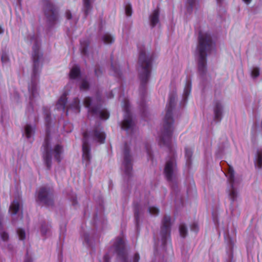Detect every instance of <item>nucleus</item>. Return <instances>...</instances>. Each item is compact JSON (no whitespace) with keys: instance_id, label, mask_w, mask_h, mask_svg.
<instances>
[{"instance_id":"nucleus-38","label":"nucleus","mask_w":262,"mask_h":262,"mask_svg":"<svg viewBox=\"0 0 262 262\" xmlns=\"http://www.w3.org/2000/svg\"><path fill=\"white\" fill-rule=\"evenodd\" d=\"M103 72V70L99 66H97L95 70V75L98 77L100 75L101 73Z\"/></svg>"},{"instance_id":"nucleus-36","label":"nucleus","mask_w":262,"mask_h":262,"mask_svg":"<svg viewBox=\"0 0 262 262\" xmlns=\"http://www.w3.org/2000/svg\"><path fill=\"white\" fill-rule=\"evenodd\" d=\"M259 75V69L258 68L254 67L253 68L251 72V75L253 78H255L257 77Z\"/></svg>"},{"instance_id":"nucleus-33","label":"nucleus","mask_w":262,"mask_h":262,"mask_svg":"<svg viewBox=\"0 0 262 262\" xmlns=\"http://www.w3.org/2000/svg\"><path fill=\"white\" fill-rule=\"evenodd\" d=\"M147 210L148 212L152 215H156L159 213V209L155 207V206H149L147 207Z\"/></svg>"},{"instance_id":"nucleus-15","label":"nucleus","mask_w":262,"mask_h":262,"mask_svg":"<svg viewBox=\"0 0 262 262\" xmlns=\"http://www.w3.org/2000/svg\"><path fill=\"white\" fill-rule=\"evenodd\" d=\"M124 160L122 165V170L126 176H129L132 173V158L129 152V147L127 144L124 145Z\"/></svg>"},{"instance_id":"nucleus-52","label":"nucleus","mask_w":262,"mask_h":262,"mask_svg":"<svg viewBox=\"0 0 262 262\" xmlns=\"http://www.w3.org/2000/svg\"><path fill=\"white\" fill-rule=\"evenodd\" d=\"M65 127H66V125H64V126H63V128H65Z\"/></svg>"},{"instance_id":"nucleus-32","label":"nucleus","mask_w":262,"mask_h":262,"mask_svg":"<svg viewBox=\"0 0 262 262\" xmlns=\"http://www.w3.org/2000/svg\"><path fill=\"white\" fill-rule=\"evenodd\" d=\"M224 237L226 242L228 245L229 248L232 249L234 243V239L233 238L229 237L228 233L225 234Z\"/></svg>"},{"instance_id":"nucleus-53","label":"nucleus","mask_w":262,"mask_h":262,"mask_svg":"<svg viewBox=\"0 0 262 262\" xmlns=\"http://www.w3.org/2000/svg\"><path fill=\"white\" fill-rule=\"evenodd\" d=\"M20 219H21V217H22L21 214L20 215Z\"/></svg>"},{"instance_id":"nucleus-23","label":"nucleus","mask_w":262,"mask_h":262,"mask_svg":"<svg viewBox=\"0 0 262 262\" xmlns=\"http://www.w3.org/2000/svg\"><path fill=\"white\" fill-rule=\"evenodd\" d=\"M34 130V126H32L30 124H26L24 127L23 136H25L28 140H30L33 136Z\"/></svg>"},{"instance_id":"nucleus-2","label":"nucleus","mask_w":262,"mask_h":262,"mask_svg":"<svg viewBox=\"0 0 262 262\" xmlns=\"http://www.w3.org/2000/svg\"><path fill=\"white\" fill-rule=\"evenodd\" d=\"M30 42L33 43L32 58L34 62V67L31 83L29 85V103L33 107V103L36 101L38 97V89L37 83V76L39 72V62L40 55L39 52L40 39L36 35L30 36Z\"/></svg>"},{"instance_id":"nucleus-16","label":"nucleus","mask_w":262,"mask_h":262,"mask_svg":"<svg viewBox=\"0 0 262 262\" xmlns=\"http://www.w3.org/2000/svg\"><path fill=\"white\" fill-rule=\"evenodd\" d=\"M45 15L49 21L52 23L55 21L58 18L57 11L52 3L48 1L43 2Z\"/></svg>"},{"instance_id":"nucleus-3","label":"nucleus","mask_w":262,"mask_h":262,"mask_svg":"<svg viewBox=\"0 0 262 262\" xmlns=\"http://www.w3.org/2000/svg\"><path fill=\"white\" fill-rule=\"evenodd\" d=\"M175 94H171L169 97L168 104L166 106V113L163 119L162 127L159 135V142L160 145L169 147L173 130V120L172 112L174 106Z\"/></svg>"},{"instance_id":"nucleus-29","label":"nucleus","mask_w":262,"mask_h":262,"mask_svg":"<svg viewBox=\"0 0 262 262\" xmlns=\"http://www.w3.org/2000/svg\"><path fill=\"white\" fill-rule=\"evenodd\" d=\"M185 156L186 158V165L189 166L191 162V158L192 155V150L191 148L186 147L185 149Z\"/></svg>"},{"instance_id":"nucleus-26","label":"nucleus","mask_w":262,"mask_h":262,"mask_svg":"<svg viewBox=\"0 0 262 262\" xmlns=\"http://www.w3.org/2000/svg\"><path fill=\"white\" fill-rule=\"evenodd\" d=\"M50 225L46 223L42 224L41 226L40 232L42 236H47L50 234Z\"/></svg>"},{"instance_id":"nucleus-47","label":"nucleus","mask_w":262,"mask_h":262,"mask_svg":"<svg viewBox=\"0 0 262 262\" xmlns=\"http://www.w3.org/2000/svg\"><path fill=\"white\" fill-rule=\"evenodd\" d=\"M4 32V29L0 26V34L3 33Z\"/></svg>"},{"instance_id":"nucleus-40","label":"nucleus","mask_w":262,"mask_h":262,"mask_svg":"<svg viewBox=\"0 0 262 262\" xmlns=\"http://www.w3.org/2000/svg\"><path fill=\"white\" fill-rule=\"evenodd\" d=\"M81 46V52L83 54H85L86 53V45L84 44L83 41L80 42Z\"/></svg>"},{"instance_id":"nucleus-27","label":"nucleus","mask_w":262,"mask_h":262,"mask_svg":"<svg viewBox=\"0 0 262 262\" xmlns=\"http://www.w3.org/2000/svg\"><path fill=\"white\" fill-rule=\"evenodd\" d=\"M16 233H17V235L18 237V239L20 241H25L27 238V237L28 235V233L25 230V229L21 228H19L17 229Z\"/></svg>"},{"instance_id":"nucleus-14","label":"nucleus","mask_w":262,"mask_h":262,"mask_svg":"<svg viewBox=\"0 0 262 262\" xmlns=\"http://www.w3.org/2000/svg\"><path fill=\"white\" fill-rule=\"evenodd\" d=\"M169 158L167 160L164 173L167 180L173 182L176 181L177 174V167L173 153H170Z\"/></svg>"},{"instance_id":"nucleus-13","label":"nucleus","mask_w":262,"mask_h":262,"mask_svg":"<svg viewBox=\"0 0 262 262\" xmlns=\"http://www.w3.org/2000/svg\"><path fill=\"white\" fill-rule=\"evenodd\" d=\"M69 77L70 80L79 84L81 90H86L89 88V82L81 75L79 66L75 65L72 67Z\"/></svg>"},{"instance_id":"nucleus-45","label":"nucleus","mask_w":262,"mask_h":262,"mask_svg":"<svg viewBox=\"0 0 262 262\" xmlns=\"http://www.w3.org/2000/svg\"><path fill=\"white\" fill-rule=\"evenodd\" d=\"M112 68H113V70L114 71V73L116 75H117L118 74H119L118 73V69L114 67L113 65H112Z\"/></svg>"},{"instance_id":"nucleus-41","label":"nucleus","mask_w":262,"mask_h":262,"mask_svg":"<svg viewBox=\"0 0 262 262\" xmlns=\"http://www.w3.org/2000/svg\"><path fill=\"white\" fill-rule=\"evenodd\" d=\"M69 199L71 200L73 205H74L76 204V197L75 194L72 193L71 194H70V195L69 196Z\"/></svg>"},{"instance_id":"nucleus-51","label":"nucleus","mask_w":262,"mask_h":262,"mask_svg":"<svg viewBox=\"0 0 262 262\" xmlns=\"http://www.w3.org/2000/svg\"><path fill=\"white\" fill-rule=\"evenodd\" d=\"M67 132H71V130H66Z\"/></svg>"},{"instance_id":"nucleus-24","label":"nucleus","mask_w":262,"mask_h":262,"mask_svg":"<svg viewBox=\"0 0 262 262\" xmlns=\"http://www.w3.org/2000/svg\"><path fill=\"white\" fill-rule=\"evenodd\" d=\"M254 162L255 166L257 168H262V148L257 150Z\"/></svg>"},{"instance_id":"nucleus-35","label":"nucleus","mask_w":262,"mask_h":262,"mask_svg":"<svg viewBox=\"0 0 262 262\" xmlns=\"http://www.w3.org/2000/svg\"><path fill=\"white\" fill-rule=\"evenodd\" d=\"M66 15L67 19L71 20L72 23L75 24L77 20V18L76 16H72L71 12L69 11L66 12Z\"/></svg>"},{"instance_id":"nucleus-12","label":"nucleus","mask_w":262,"mask_h":262,"mask_svg":"<svg viewBox=\"0 0 262 262\" xmlns=\"http://www.w3.org/2000/svg\"><path fill=\"white\" fill-rule=\"evenodd\" d=\"M123 110L124 111V119L122 122L121 128L128 134L134 132L135 129L134 121L131 116L128 100L124 99L123 101Z\"/></svg>"},{"instance_id":"nucleus-7","label":"nucleus","mask_w":262,"mask_h":262,"mask_svg":"<svg viewBox=\"0 0 262 262\" xmlns=\"http://www.w3.org/2000/svg\"><path fill=\"white\" fill-rule=\"evenodd\" d=\"M170 217L165 215L162 221L161 230L159 238L156 244L155 248L157 251L159 250H166L167 248H171V244L168 243L170 237Z\"/></svg>"},{"instance_id":"nucleus-5","label":"nucleus","mask_w":262,"mask_h":262,"mask_svg":"<svg viewBox=\"0 0 262 262\" xmlns=\"http://www.w3.org/2000/svg\"><path fill=\"white\" fill-rule=\"evenodd\" d=\"M212 41L210 34L207 32L200 31L199 35V43L196 50L198 60L199 72L203 75L206 70V56L211 50Z\"/></svg>"},{"instance_id":"nucleus-22","label":"nucleus","mask_w":262,"mask_h":262,"mask_svg":"<svg viewBox=\"0 0 262 262\" xmlns=\"http://www.w3.org/2000/svg\"><path fill=\"white\" fill-rule=\"evenodd\" d=\"M150 26L152 27L158 25L159 23V11L156 9L153 11L149 16Z\"/></svg>"},{"instance_id":"nucleus-44","label":"nucleus","mask_w":262,"mask_h":262,"mask_svg":"<svg viewBox=\"0 0 262 262\" xmlns=\"http://www.w3.org/2000/svg\"><path fill=\"white\" fill-rule=\"evenodd\" d=\"M217 5L219 6H221L223 4V0H216Z\"/></svg>"},{"instance_id":"nucleus-34","label":"nucleus","mask_w":262,"mask_h":262,"mask_svg":"<svg viewBox=\"0 0 262 262\" xmlns=\"http://www.w3.org/2000/svg\"><path fill=\"white\" fill-rule=\"evenodd\" d=\"M180 234L183 237H185L187 234V230L184 224H181L179 228Z\"/></svg>"},{"instance_id":"nucleus-25","label":"nucleus","mask_w":262,"mask_h":262,"mask_svg":"<svg viewBox=\"0 0 262 262\" xmlns=\"http://www.w3.org/2000/svg\"><path fill=\"white\" fill-rule=\"evenodd\" d=\"M187 12L190 13L196 7V0H185Z\"/></svg>"},{"instance_id":"nucleus-43","label":"nucleus","mask_w":262,"mask_h":262,"mask_svg":"<svg viewBox=\"0 0 262 262\" xmlns=\"http://www.w3.org/2000/svg\"><path fill=\"white\" fill-rule=\"evenodd\" d=\"M2 61L3 62H6L7 61V57L6 55H2Z\"/></svg>"},{"instance_id":"nucleus-19","label":"nucleus","mask_w":262,"mask_h":262,"mask_svg":"<svg viewBox=\"0 0 262 262\" xmlns=\"http://www.w3.org/2000/svg\"><path fill=\"white\" fill-rule=\"evenodd\" d=\"M21 207V202L19 197L14 199L9 208V212L11 215L19 214ZM19 215V214H18Z\"/></svg>"},{"instance_id":"nucleus-10","label":"nucleus","mask_w":262,"mask_h":262,"mask_svg":"<svg viewBox=\"0 0 262 262\" xmlns=\"http://www.w3.org/2000/svg\"><path fill=\"white\" fill-rule=\"evenodd\" d=\"M68 94L64 93L58 100L55 108L58 111H64L66 110L67 115L70 113H78L80 112V107L79 100L78 98H75L69 104L66 105Z\"/></svg>"},{"instance_id":"nucleus-28","label":"nucleus","mask_w":262,"mask_h":262,"mask_svg":"<svg viewBox=\"0 0 262 262\" xmlns=\"http://www.w3.org/2000/svg\"><path fill=\"white\" fill-rule=\"evenodd\" d=\"M83 11L85 15H88L92 9L91 0H83Z\"/></svg>"},{"instance_id":"nucleus-17","label":"nucleus","mask_w":262,"mask_h":262,"mask_svg":"<svg viewBox=\"0 0 262 262\" xmlns=\"http://www.w3.org/2000/svg\"><path fill=\"white\" fill-rule=\"evenodd\" d=\"M37 198L38 201L47 205L52 203L51 191L47 187H42L38 190Z\"/></svg>"},{"instance_id":"nucleus-8","label":"nucleus","mask_w":262,"mask_h":262,"mask_svg":"<svg viewBox=\"0 0 262 262\" xmlns=\"http://www.w3.org/2000/svg\"><path fill=\"white\" fill-rule=\"evenodd\" d=\"M84 105L88 110L89 116H94L101 119L106 120L110 116L109 113L105 109H102L99 106L100 100L98 98L93 99L86 97L84 99Z\"/></svg>"},{"instance_id":"nucleus-4","label":"nucleus","mask_w":262,"mask_h":262,"mask_svg":"<svg viewBox=\"0 0 262 262\" xmlns=\"http://www.w3.org/2000/svg\"><path fill=\"white\" fill-rule=\"evenodd\" d=\"M116 254L121 262H138L140 259L139 253L128 256L125 248V242L122 237H117L112 243L110 248L103 258V262H110L111 257Z\"/></svg>"},{"instance_id":"nucleus-18","label":"nucleus","mask_w":262,"mask_h":262,"mask_svg":"<svg viewBox=\"0 0 262 262\" xmlns=\"http://www.w3.org/2000/svg\"><path fill=\"white\" fill-rule=\"evenodd\" d=\"M191 90V81L189 77H187L186 79L185 87L182 94V99L181 105L183 106L187 102V98L190 95Z\"/></svg>"},{"instance_id":"nucleus-11","label":"nucleus","mask_w":262,"mask_h":262,"mask_svg":"<svg viewBox=\"0 0 262 262\" xmlns=\"http://www.w3.org/2000/svg\"><path fill=\"white\" fill-rule=\"evenodd\" d=\"M228 180V192L232 202L236 200L237 198V188L238 180L234 177V172L232 167L228 166L227 172L225 173Z\"/></svg>"},{"instance_id":"nucleus-48","label":"nucleus","mask_w":262,"mask_h":262,"mask_svg":"<svg viewBox=\"0 0 262 262\" xmlns=\"http://www.w3.org/2000/svg\"><path fill=\"white\" fill-rule=\"evenodd\" d=\"M17 97H18V94H17V93H16L14 95V96H13V97L12 98V99H13V98H14V99H16V98H17Z\"/></svg>"},{"instance_id":"nucleus-31","label":"nucleus","mask_w":262,"mask_h":262,"mask_svg":"<svg viewBox=\"0 0 262 262\" xmlns=\"http://www.w3.org/2000/svg\"><path fill=\"white\" fill-rule=\"evenodd\" d=\"M82 238L83 239V242L84 244L88 246H91L92 243L91 241V237L89 234L87 233H84L82 235Z\"/></svg>"},{"instance_id":"nucleus-1","label":"nucleus","mask_w":262,"mask_h":262,"mask_svg":"<svg viewBox=\"0 0 262 262\" xmlns=\"http://www.w3.org/2000/svg\"><path fill=\"white\" fill-rule=\"evenodd\" d=\"M43 112L45 116L46 125V137L43 145L44 162L48 167L50 168L52 165V159H54L59 163L63 157V147L59 144H54L50 134V113L47 107L44 108Z\"/></svg>"},{"instance_id":"nucleus-21","label":"nucleus","mask_w":262,"mask_h":262,"mask_svg":"<svg viewBox=\"0 0 262 262\" xmlns=\"http://www.w3.org/2000/svg\"><path fill=\"white\" fill-rule=\"evenodd\" d=\"M144 210V207L140 205L135 206V219L137 226H139L140 219L142 217Z\"/></svg>"},{"instance_id":"nucleus-6","label":"nucleus","mask_w":262,"mask_h":262,"mask_svg":"<svg viewBox=\"0 0 262 262\" xmlns=\"http://www.w3.org/2000/svg\"><path fill=\"white\" fill-rule=\"evenodd\" d=\"M91 139L100 143H102L105 140V135L99 127L95 128L91 134H88V133L83 134L82 161L85 163V166H88L90 163V148L88 141Z\"/></svg>"},{"instance_id":"nucleus-39","label":"nucleus","mask_w":262,"mask_h":262,"mask_svg":"<svg viewBox=\"0 0 262 262\" xmlns=\"http://www.w3.org/2000/svg\"><path fill=\"white\" fill-rule=\"evenodd\" d=\"M191 230L194 232H197L199 230V226L197 223H193L190 227Z\"/></svg>"},{"instance_id":"nucleus-49","label":"nucleus","mask_w":262,"mask_h":262,"mask_svg":"<svg viewBox=\"0 0 262 262\" xmlns=\"http://www.w3.org/2000/svg\"><path fill=\"white\" fill-rule=\"evenodd\" d=\"M147 153L148 154V156H150V151L149 150V149H148V148L147 147Z\"/></svg>"},{"instance_id":"nucleus-42","label":"nucleus","mask_w":262,"mask_h":262,"mask_svg":"<svg viewBox=\"0 0 262 262\" xmlns=\"http://www.w3.org/2000/svg\"><path fill=\"white\" fill-rule=\"evenodd\" d=\"M24 262H32V259L30 256L27 255L25 257Z\"/></svg>"},{"instance_id":"nucleus-20","label":"nucleus","mask_w":262,"mask_h":262,"mask_svg":"<svg viewBox=\"0 0 262 262\" xmlns=\"http://www.w3.org/2000/svg\"><path fill=\"white\" fill-rule=\"evenodd\" d=\"M223 106L221 102L216 101L214 107V120L216 121H220L222 119Z\"/></svg>"},{"instance_id":"nucleus-9","label":"nucleus","mask_w":262,"mask_h":262,"mask_svg":"<svg viewBox=\"0 0 262 262\" xmlns=\"http://www.w3.org/2000/svg\"><path fill=\"white\" fill-rule=\"evenodd\" d=\"M139 62L141 67L140 78L141 86L143 88L150 76L151 57L147 55L144 51H142L140 53Z\"/></svg>"},{"instance_id":"nucleus-46","label":"nucleus","mask_w":262,"mask_h":262,"mask_svg":"<svg viewBox=\"0 0 262 262\" xmlns=\"http://www.w3.org/2000/svg\"><path fill=\"white\" fill-rule=\"evenodd\" d=\"M245 4L249 5L252 0H242Z\"/></svg>"},{"instance_id":"nucleus-50","label":"nucleus","mask_w":262,"mask_h":262,"mask_svg":"<svg viewBox=\"0 0 262 262\" xmlns=\"http://www.w3.org/2000/svg\"><path fill=\"white\" fill-rule=\"evenodd\" d=\"M8 249L9 250L11 249V246L10 245H8Z\"/></svg>"},{"instance_id":"nucleus-37","label":"nucleus","mask_w":262,"mask_h":262,"mask_svg":"<svg viewBox=\"0 0 262 262\" xmlns=\"http://www.w3.org/2000/svg\"><path fill=\"white\" fill-rule=\"evenodd\" d=\"M125 13L128 16H130L132 14V9L130 5L127 4L125 6Z\"/></svg>"},{"instance_id":"nucleus-30","label":"nucleus","mask_w":262,"mask_h":262,"mask_svg":"<svg viewBox=\"0 0 262 262\" xmlns=\"http://www.w3.org/2000/svg\"><path fill=\"white\" fill-rule=\"evenodd\" d=\"M102 40L104 43L110 44L114 42V37L110 34L106 33L102 36Z\"/></svg>"}]
</instances>
